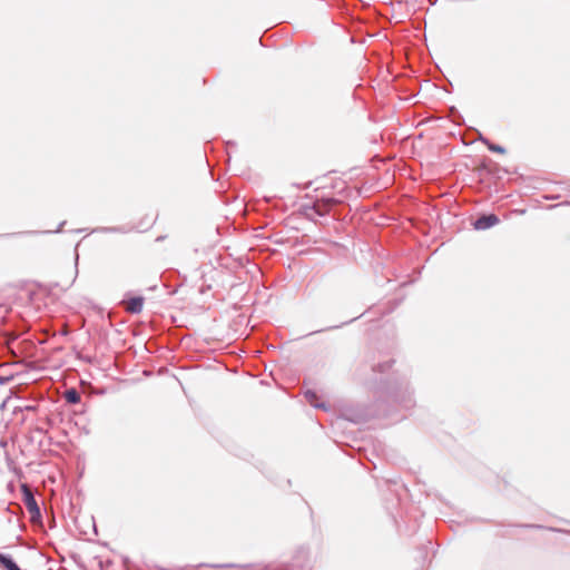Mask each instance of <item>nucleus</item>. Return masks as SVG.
I'll use <instances>...</instances> for the list:
<instances>
[{
	"mask_svg": "<svg viewBox=\"0 0 570 570\" xmlns=\"http://www.w3.org/2000/svg\"><path fill=\"white\" fill-rule=\"evenodd\" d=\"M500 151V148H499V145L497 146V150L494 153H498L499 154Z\"/></svg>",
	"mask_w": 570,
	"mask_h": 570,
	"instance_id": "nucleus-16",
	"label": "nucleus"
},
{
	"mask_svg": "<svg viewBox=\"0 0 570 570\" xmlns=\"http://www.w3.org/2000/svg\"><path fill=\"white\" fill-rule=\"evenodd\" d=\"M334 203L335 202L333 199H325L322 202H316L312 206H308L305 208L306 215L311 216L313 214V215L323 217L330 213L331 207Z\"/></svg>",
	"mask_w": 570,
	"mask_h": 570,
	"instance_id": "nucleus-5",
	"label": "nucleus"
},
{
	"mask_svg": "<svg viewBox=\"0 0 570 570\" xmlns=\"http://www.w3.org/2000/svg\"><path fill=\"white\" fill-rule=\"evenodd\" d=\"M383 390L387 397L405 409H410L414 404L413 391L405 377L395 381H381Z\"/></svg>",
	"mask_w": 570,
	"mask_h": 570,
	"instance_id": "nucleus-1",
	"label": "nucleus"
},
{
	"mask_svg": "<svg viewBox=\"0 0 570 570\" xmlns=\"http://www.w3.org/2000/svg\"><path fill=\"white\" fill-rule=\"evenodd\" d=\"M63 397L69 404H77L81 400L80 393L73 387L66 390Z\"/></svg>",
	"mask_w": 570,
	"mask_h": 570,
	"instance_id": "nucleus-10",
	"label": "nucleus"
},
{
	"mask_svg": "<svg viewBox=\"0 0 570 570\" xmlns=\"http://www.w3.org/2000/svg\"><path fill=\"white\" fill-rule=\"evenodd\" d=\"M499 223V217L491 214H481L472 222V226L475 230H487Z\"/></svg>",
	"mask_w": 570,
	"mask_h": 570,
	"instance_id": "nucleus-4",
	"label": "nucleus"
},
{
	"mask_svg": "<svg viewBox=\"0 0 570 570\" xmlns=\"http://www.w3.org/2000/svg\"><path fill=\"white\" fill-rule=\"evenodd\" d=\"M21 491L23 494V502L30 513L31 521L39 522L41 520V512L32 490L27 484H22Z\"/></svg>",
	"mask_w": 570,
	"mask_h": 570,
	"instance_id": "nucleus-2",
	"label": "nucleus"
},
{
	"mask_svg": "<svg viewBox=\"0 0 570 570\" xmlns=\"http://www.w3.org/2000/svg\"><path fill=\"white\" fill-rule=\"evenodd\" d=\"M144 307V297L135 296L126 302V311L131 314H139Z\"/></svg>",
	"mask_w": 570,
	"mask_h": 570,
	"instance_id": "nucleus-6",
	"label": "nucleus"
},
{
	"mask_svg": "<svg viewBox=\"0 0 570 570\" xmlns=\"http://www.w3.org/2000/svg\"><path fill=\"white\" fill-rule=\"evenodd\" d=\"M390 366H391V362L389 361V362L379 364L377 366L373 367V371L384 373L386 371V368H389Z\"/></svg>",
	"mask_w": 570,
	"mask_h": 570,
	"instance_id": "nucleus-11",
	"label": "nucleus"
},
{
	"mask_svg": "<svg viewBox=\"0 0 570 570\" xmlns=\"http://www.w3.org/2000/svg\"><path fill=\"white\" fill-rule=\"evenodd\" d=\"M304 396H305L306 401H307L312 406H314L315 409H322V410H325V411H327V410H328V406H327L325 403H323V402H320V403H318V402H317V400H318V395H317V393H316L315 391H313V390H306V391L304 392Z\"/></svg>",
	"mask_w": 570,
	"mask_h": 570,
	"instance_id": "nucleus-8",
	"label": "nucleus"
},
{
	"mask_svg": "<svg viewBox=\"0 0 570 570\" xmlns=\"http://www.w3.org/2000/svg\"><path fill=\"white\" fill-rule=\"evenodd\" d=\"M480 139H481L484 144H487V145H488V147H489V149H490L491 151H493V153H494V151L497 150V146H498L499 144H491V142H489V140H488V139H485V138H483V137H481Z\"/></svg>",
	"mask_w": 570,
	"mask_h": 570,
	"instance_id": "nucleus-12",
	"label": "nucleus"
},
{
	"mask_svg": "<svg viewBox=\"0 0 570 570\" xmlns=\"http://www.w3.org/2000/svg\"><path fill=\"white\" fill-rule=\"evenodd\" d=\"M0 567L6 570H21L11 556L3 553H0Z\"/></svg>",
	"mask_w": 570,
	"mask_h": 570,
	"instance_id": "nucleus-9",
	"label": "nucleus"
},
{
	"mask_svg": "<svg viewBox=\"0 0 570 570\" xmlns=\"http://www.w3.org/2000/svg\"><path fill=\"white\" fill-rule=\"evenodd\" d=\"M312 560L309 551L305 548H299L295 551L292 563L285 570H311Z\"/></svg>",
	"mask_w": 570,
	"mask_h": 570,
	"instance_id": "nucleus-3",
	"label": "nucleus"
},
{
	"mask_svg": "<svg viewBox=\"0 0 570 570\" xmlns=\"http://www.w3.org/2000/svg\"><path fill=\"white\" fill-rule=\"evenodd\" d=\"M9 381V377L0 376V384H6Z\"/></svg>",
	"mask_w": 570,
	"mask_h": 570,
	"instance_id": "nucleus-13",
	"label": "nucleus"
},
{
	"mask_svg": "<svg viewBox=\"0 0 570 570\" xmlns=\"http://www.w3.org/2000/svg\"><path fill=\"white\" fill-rule=\"evenodd\" d=\"M65 224H66V222H61L59 224V227L55 230V233H59Z\"/></svg>",
	"mask_w": 570,
	"mask_h": 570,
	"instance_id": "nucleus-14",
	"label": "nucleus"
},
{
	"mask_svg": "<svg viewBox=\"0 0 570 570\" xmlns=\"http://www.w3.org/2000/svg\"><path fill=\"white\" fill-rule=\"evenodd\" d=\"M107 230H109V232H116V230H117V228H107Z\"/></svg>",
	"mask_w": 570,
	"mask_h": 570,
	"instance_id": "nucleus-15",
	"label": "nucleus"
},
{
	"mask_svg": "<svg viewBox=\"0 0 570 570\" xmlns=\"http://www.w3.org/2000/svg\"><path fill=\"white\" fill-rule=\"evenodd\" d=\"M479 177L483 183L491 184L493 180V184L495 185L497 175L492 171V169L483 163L482 166L478 169Z\"/></svg>",
	"mask_w": 570,
	"mask_h": 570,
	"instance_id": "nucleus-7",
	"label": "nucleus"
}]
</instances>
